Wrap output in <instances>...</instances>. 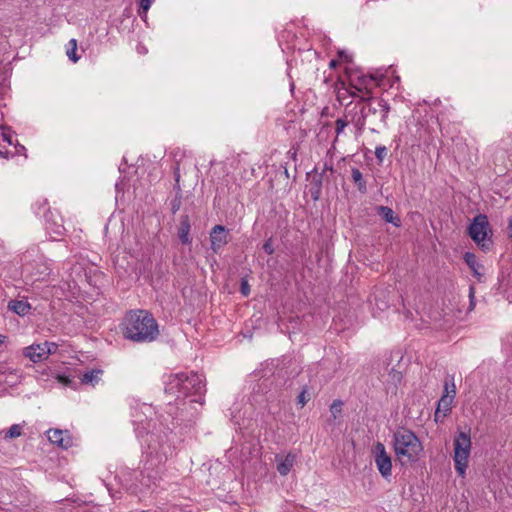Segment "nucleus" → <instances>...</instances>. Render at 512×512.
<instances>
[{"instance_id": "473e14b6", "label": "nucleus", "mask_w": 512, "mask_h": 512, "mask_svg": "<svg viewBox=\"0 0 512 512\" xmlns=\"http://www.w3.org/2000/svg\"><path fill=\"white\" fill-rule=\"evenodd\" d=\"M155 0H139V6L142 11H139L141 17L146 16L149 8Z\"/></svg>"}, {"instance_id": "ddd939ff", "label": "nucleus", "mask_w": 512, "mask_h": 512, "mask_svg": "<svg viewBox=\"0 0 512 512\" xmlns=\"http://www.w3.org/2000/svg\"><path fill=\"white\" fill-rule=\"evenodd\" d=\"M27 257L28 256L25 254L22 259L25 261L23 263V270L31 275L34 281L44 280L50 274V268L48 265L42 260V258H39V261H34V267L33 263L26 261Z\"/></svg>"}, {"instance_id": "393cba45", "label": "nucleus", "mask_w": 512, "mask_h": 512, "mask_svg": "<svg viewBox=\"0 0 512 512\" xmlns=\"http://www.w3.org/2000/svg\"><path fill=\"white\" fill-rule=\"evenodd\" d=\"M463 258L465 263L471 269L473 275L480 281L482 277V273L480 272V270L483 266L480 263H478L476 255L471 252H466Z\"/></svg>"}, {"instance_id": "bb28decb", "label": "nucleus", "mask_w": 512, "mask_h": 512, "mask_svg": "<svg viewBox=\"0 0 512 512\" xmlns=\"http://www.w3.org/2000/svg\"><path fill=\"white\" fill-rule=\"evenodd\" d=\"M8 307L11 311L20 316L26 315L31 309L30 304L23 300H12L9 302Z\"/></svg>"}, {"instance_id": "5701e85b", "label": "nucleus", "mask_w": 512, "mask_h": 512, "mask_svg": "<svg viewBox=\"0 0 512 512\" xmlns=\"http://www.w3.org/2000/svg\"><path fill=\"white\" fill-rule=\"evenodd\" d=\"M377 214L382 217V219L391 223L395 227L401 226V219L399 216L395 215L394 211L388 206H378L376 207Z\"/></svg>"}, {"instance_id": "09e8293b", "label": "nucleus", "mask_w": 512, "mask_h": 512, "mask_svg": "<svg viewBox=\"0 0 512 512\" xmlns=\"http://www.w3.org/2000/svg\"><path fill=\"white\" fill-rule=\"evenodd\" d=\"M338 99H344V93L339 92L338 93Z\"/></svg>"}, {"instance_id": "f8f14e48", "label": "nucleus", "mask_w": 512, "mask_h": 512, "mask_svg": "<svg viewBox=\"0 0 512 512\" xmlns=\"http://www.w3.org/2000/svg\"><path fill=\"white\" fill-rule=\"evenodd\" d=\"M183 380H185L184 372L170 374L165 380V393L174 396L176 399H184Z\"/></svg>"}, {"instance_id": "f3484780", "label": "nucleus", "mask_w": 512, "mask_h": 512, "mask_svg": "<svg viewBox=\"0 0 512 512\" xmlns=\"http://www.w3.org/2000/svg\"><path fill=\"white\" fill-rule=\"evenodd\" d=\"M371 305L375 306L379 311H385L390 306V299L386 290L376 288L369 298Z\"/></svg>"}, {"instance_id": "a19ab883", "label": "nucleus", "mask_w": 512, "mask_h": 512, "mask_svg": "<svg viewBox=\"0 0 512 512\" xmlns=\"http://www.w3.org/2000/svg\"><path fill=\"white\" fill-rule=\"evenodd\" d=\"M451 382L454 383L453 378H446L444 381L443 395H451Z\"/></svg>"}, {"instance_id": "864d4df0", "label": "nucleus", "mask_w": 512, "mask_h": 512, "mask_svg": "<svg viewBox=\"0 0 512 512\" xmlns=\"http://www.w3.org/2000/svg\"><path fill=\"white\" fill-rule=\"evenodd\" d=\"M138 435L139 436H143L142 432L141 431H138Z\"/></svg>"}, {"instance_id": "f03ea898", "label": "nucleus", "mask_w": 512, "mask_h": 512, "mask_svg": "<svg viewBox=\"0 0 512 512\" xmlns=\"http://www.w3.org/2000/svg\"><path fill=\"white\" fill-rule=\"evenodd\" d=\"M393 448L399 461L412 464L419 460L423 446L415 433L406 428H399L393 434Z\"/></svg>"}, {"instance_id": "c756f323", "label": "nucleus", "mask_w": 512, "mask_h": 512, "mask_svg": "<svg viewBox=\"0 0 512 512\" xmlns=\"http://www.w3.org/2000/svg\"><path fill=\"white\" fill-rule=\"evenodd\" d=\"M22 434V427L19 424H13L6 432L5 439L17 438Z\"/></svg>"}, {"instance_id": "603ef678", "label": "nucleus", "mask_w": 512, "mask_h": 512, "mask_svg": "<svg viewBox=\"0 0 512 512\" xmlns=\"http://www.w3.org/2000/svg\"><path fill=\"white\" fill-rule=\"evenodd\" d=\"M42 205H43V206L47 205L46 200H44V201H43V204H42Z\"/></svg>"}, {"instance_id": "4c0bfd02", "label": "nucleus", "mask_w": 512, "mask_h": 512, "mask_svg": "<svg viewBox=\"0 0 512 512\" xmlns=\"http://www.w3.org/2000/svg\"><path fill=\"white\" fill-rule=\"evenodd\" d=\"M240 293L244 297H247L250 294V285H249L247 279H245V278L241 279V282H240Z\"/></svg>"}, {"instance_id": "e433bc0d", "label": "nucleus", "mask_w": 512, "mask_h": 512, "mask_svg": "<svg viewBox=\"0 0 512 512\" xmlns=\"http://www.w3.org/2000/svg\"><path fill=\"white\" fill-rule=\"evenodd\" d=\"M387 155V148L385 146H377L375 149V156L379 163H382L385 156Z\"/></svg>"}, {"instance_id": "4be33fe9", "label": "nucleus", "mask_w": 512, "mask_h": 512, "mask_svg": "<svg viewBox=\"0 0 512 512\" xmlns=\"http://www.w3.org/2000/svg\"><path fill=\"white\" fill-rule=\"evenodd\" d=\"M275 460L277 462V471L280 475L286 476L291 471L296 456L292 453H288L284 458L280 457L279 455H276Z\"/></svg>"}, {"instance_id": "6ab92c4d", "label": "nucleus", "mask_w": 512, "mask_h": 512, "mask_svg": "<svg viewBox=\"0 0 512 512\" xmlns=\"http://www.w3.org/2000/svg\"><path fill=\"white\" fill-rule=\"evenodd\" d=\"M374 81H376L375 76L364 75L359 78V86L352 85L349 89H346L345 91L350 97L358 98V100H360V97L363 95V92L365 91V87L369 88V84Z\"/></svg>"}, {"instance_id": "c85d7f7f", "label": "nucleus", "mask_w": 512, "mask_h": 512, "mask_svg": "<svg viewBox=\"0 0 512 512\" xmlns=\"http://www.w3.org/2000/svg\"><path fill=\"white\" fill-rule=\"evenodd\" d=\"M310 399L311 393L309 392V388L304 386L297 397V402L301 405V407H304L310 401Z\"/></svg>"}, {"instance_id": "ea45409f", "label": "nucleus", "mask_w": 512, "mask_h": 512, "mask_svg": "<svg viewBox=\"0 0 512 512\" xmlns=\"http://www.w3.org/2000/svg\"><path fill=\"white\" fill-rule=\"evenodd\" d=\"M263 250L265 251V253L271 255L274 253V247H273V243H272V239L269 238L268 240H266L263 244Z\"/></svg>"}, {"instance_id": "f704fd0d", "label": "nucleus", "mask_w": 512, "mask_h": 512, "mask_svg": "<svg viewBox=\"0 0 512 512\" xmlns=\"http://www.w3.org/2000/svg\"><path fill=\"white\" fill-rule=\"evenodd\" d=\"M171 212L172 214H176L182 205V196L175 195L174 199L171 201Z\"/></svg>"}, {"instance_id": "7ed1b4c3", "label": "nucleus", "mask_w": 512, "mask_h": 512, "mask_svg": "<svg viewBox=\"0 0 512 512\" xmlns=\"http://www.w3.org/2000/svg\"><path fill=\"white\" fill-rule=\"evenodd\" d=\"M364 101L365 123H369L372 133H378L379 129L388 126V115L391 110L390 105L383 98L373 96L372 90L365 87V91L361 96Z\"/></svg>"}, {"instance_id": "a878e982", "label": "nucleus", "mask_w": 512, "mask_h": 512, "mask_svg": "<svg viewBox=\"0 0 512 512\" xmlns=\"http://www.w3.org/2000/svg\"><path fill=\"white\" fill-rule=\"evenodd\" d=\"M351 177L353 182L356 184L358 191L361 194L367 193L366 180L364 179L362 172L358 168L353 167L351 169Z\"/></svg>"}, {"instance_id": "72a5a7b5", "label": "nucleus", "mask_w": 512, "mask_h": 512, "mask_svg": "<svg viewBox=\"0 0 512 512\" xmlns=\"http://www.w3.org/2000/svg\"><path fill=\"white\" fill-rule=\"evenodd\" d=\"M348 125L346 119L344 117L338 118L335 121V132L336 135L339 136L345 129V127Z\"/></svg>"}, {"instance_id": "37998d69", "label": "nucleus", "mask_w": 512, "mask_h": 512, "mask_svg": "<svg viewBox=\"0 0 512 512\" xmlns=\"http://www.w3.org/2000/svg\"><path fill=\"white\" fill-rule=\"evenodd\" d=\"M58 379L64 385H69L72 382V380L68 376H65V375H59Z\"/></svg>"}, {"instance_id": "a18cd8bd", "label": "nucleus", "mask_w": 512, "mask_h": 512, "mask_svg": "<svg viewBox=\"0 0 512 512\" xmlns=\"http://www.w3.org/2000/svg\"><path fill=\"white\" fill-rule=\"evenodd\" d=\"M338 64H339V61H338V60H336V59H332V60L329 62V67H330V68H336Z\"/></svg>"}, {"instance_id": "9b49d317", "label": "nucleus", "mask_w": 512, "mask_h": 512, "mask_svg": "<svg viewBox=\"0 0 512 512\" xmlns=\"http://www.w3.org/2000/svg\"><path fill=\"white\" fill-rule=\"evenodd\" d=\"M210 248L218 254L230 242V230L223 225L217 224L210 231Z\"/></svg>"}, {"instance_id": "2eb2a0df", "label": "nucleus", "mask_w": 512, "mask_h": 512, "mask_svg": "<svg viewBox=\"0 0 512 512\" xmlns=\"http://www.w3.org/2000/svg\"><path fill=\"white\" fill-rule=\"evenodd\" d=\"M323 175L324 173H319L317 171H313L307 174L309 181L307 188L313 201H318L321 197Z\"/></svg>"}, {"instance_id": "c9c22d12", "label": "nucleus", "mask_w": 512, "mask_h": 512, "mask_svg": "<svg viewBox=\"0 0 512 512\" xmlns=\"http://www.w3.org/2000/svg\"><path fill=\"white\" fill-rule=\"evenodd\" d=\"M342 401L334 400L330 406V411L334 418H337V414L341 413L342 410Z\"/></svg>"}, {"instance_id": "2f4dec72", "label": "nucleus", "mask_w": 512, "mask_h": 512, "mask_svg": "<svg viewBox=\"0 0 512 512\" xmlns=\"http://www.w3.org/2000/svg\"><path fill=\"white\" fill-rule=\"evenodd\" d=\"M41 345L45 350L47 358L50 355L55 354L58 350V344L55 342L44 341L43 343H41Z\"/></svg>"}, {"instance_id": "39448f33", "label": "nucleus", "mask_w": 512, "mask_h": 512, "mask_svg": "<svg viewBox=\"0 0 512 512\" xmlns=\"http://www.w3.org/2000/svg\"><path fill=\"white\" fill-rule=\"evenodd\" d=\"M166 438L165 434L146 433L145 442L148 453L155 455L159 463L165 462L172 454L171 446L167 443Z\"/></svg>"}, {"instance_id": "a211bd4d", "label": "nucleus", "mask_w": 512, "mask_h": 512, "mask_svg": "<svg viewBox=\"0 0 512 512\" xmlns=\"http://www.w3.org/2000/svg\"><path fill=\"white\" fill-rule=\"evenodd\" d=\"M191 224L190 218L187 214H184L180 217L179 225L177 227V235L180 242L183 245H190L192 243V238L190 236Z\"/></svg>"}, {"instance_id": "58836bf2", "label": "nucleus", "mask_w": 512, "mask_h": 512, "mask_svg": "<svg viewBox=\"0 0 512 512\" xmlns=\"http://www.w3.org/2000/svg\"><path fill=\"white\" fill-rule=\"evenodd\" d=\"M468 296H469V311H471L474 309L475 304H476L474 285H471L469 287V295Z\"/></svg>"}, {"instance_id": "3c124183", "label": "nucleus", "mask_w": 512, "mask_h": 512, "mask_svg": "<svg viewBox=\"0 0 512 512\" xmlns=\"http://www.w3.org/2000/svg\"><path fill=\"white\" fill-rule=\"evenodd\" d=\"M2 338H3V336L0 335V344L3 342Z\"/></svg>"}, {"instance_id": "412c9836", "label": "nucleus", "mask_w": 512, "mask_h": 512, "mask_svg": "<svg viewBox=\"0 0 512 512\" xmlns=\"http://www.w3.org/2000/svg\"><path fill=\"white\" fill-rule=\"evenodd\" d=\"M402 378L403 375L400 371H397L394 368L390 369L387 378L384 380L387 393L390 392L392 394H395L398 389V386L402 381Z\"/></svg>"}, {"instance_id": "6e6552de", "label": "nucleus", "mask_w": 512, "mask_h": 512, "mask_svg": "<svg viewBox=\"0 0 512 512\" xmlns=\"http://www.w3.org/2000/svg\"><path fill=\"white\" fill-rule=\"evenodd\" d=\"M183 385L185 398L194 395L198 398H195L192 401L202 403V396L206 392L202 375L194 372L190 373L189 375L185 373V380H183Z\"/></svg>"}, {"instance_id": "dca6fc26", "label": "nucleus", "mask_w": 512, "mask_h": 512, "mask_svg": "<svg viewBox=\"0 0 512 512\" xmlns=\"http://www.w3.org/2000/svg\"><path fill=\"white\" fill-rule=\"evenodd\" d=\"M451 395H442V397L440 398V400L438 401V404H437V409L435 411V421H439V418L442 417V418H445L448 413L451 411V404L453 402V399L455 397V394H456V388H455V384L451 382Z\"/></svg>"}, {"instance_id": "aec40b11", "label": "nucleus", "mask_w": 512, "mask_h": 512, "mask_svg": "<svg viewBox=\"0 0 512 512\" xmlns=\"http://www.w3.org/2000/svg\"><path fill=\"white\" fill-rule=\"evenodd\" d=\"M23 355L29 358L33 363H40L48 359L41 343L25 347L23 349Z\"/></svg>"}, {"instance_id": "0eeeda50", "label": "nucleus", "mask_w": 512, "mask_h": 512, "mask_svg": "<svg viewBox=\"0 0 512 512\" xmlns=\"http://www.w3.org/2000/svg\"><path fill=\"white\" fill-rule=\"evenodd\" d=\"M468 233L475 243L482 245L484 248L486 246L484 242L487 239L488 234L491 233L487 216L484 214H478L470 224Z\"/></svg>"}, {"instance_id": "423d86ee", "label": "nucleus", "mask_w": 512, "mask_h": 512, "mask_svg": "<svg viewBox=\"0 0 512 512\" xmlns=\"http://www.w3.org/2000/svg\"><path fill=\"white\" fill-rule=\"evenodd\" d=\"M344 119L348 124H353L356 128L357 134H362L365 128V113H364V101L360 100L354 102L350 101L345 104L344 108Z\"/></svg>"}, {"instance_id": "9d476101", "label": "nucleus", "mask_w": 512, "mask_h": 512, "mask_svg": "<svg viewBox=\"0 0 512 512\" xmlns=\"http://www.w3.org/2000/svg\"><path fill=\"white\" fill-rule=\"evenodd\" d=\"M45 227L51 238L56 239L64 235L66 229L63 225V219L56 210L47 208L44 212Z\"/></svg>"}, {"instance_id": "4468645a", "label": "nucleus", "mask_w": 512, "mask_h": 512, "mask_svg": "<svg viewBox=\"0 0 512 512\" xmlns=\"http://www.w3.org/2000/svg\"><path fill=\"white\" fill-rule=\"evenodd\" d=\"M47 438L52 444L63 449H68L73 445V439L67 430L49 429Z\"/></svg>"}, {"instance_id": "8fccbe9b", "label": "nucleus", "mask_w": 512, "mask_h": 512, "mask_svg": "<svg viewBox=\"0 0 512 512\" xmlns=\"http://www.w3.org/2000/svg\"><path fill=\"white\" fill-rule=\"evenodd\" d=\"M4 139H5L9 144H12V141H11V139H10L9 137L4 136Z\"/></svg>"}, {"instance_id": "c03bdc74", "label": "nucleus", "mask_w": 512, "mask_h": 512, "mask_svg": "<svg viewBox=\"0 0 512 512\" xmlns=\"http://www.w3.org/2000/svg\"><path fill=\"white\" fill-rule=\"evenodd\" d=\"M14 154H12L11 152H9L8 150H0V157H3V158H6L8 159L10 156H13Z\"/></svg>"}, {"instance_id": "cd10ccee", "label": "nucleus", "mask_w": 512, "mask_h": 512, "mask_svg": "<svg viewBox=\"0 0 512 512\" xmlns=\"http://www.w3.org/2000/svg\"><path fill=\"white\" fill-rule=\"evenodd\" d=\"M173 173H174V180H175V184H174L173 189L175 191V195L182 196V189H181V186H180L181 175H180V167H179V163L178 162L174 166Z\"/></svg>"}, {"instance_id": "7c9ffc66", "label": "nucleus", "mask_w": 512, "mask_h": 512, "mask_svg": "<svg viewBox=\"0 0 512 512\" xmlns=\"http://www.w3.org/2000/svg\"><path fill=\"white\" fill-rule=\"evenodd\" d=\"M69 46H70V48L67 49V56L71 61L77 62L79 60V56L76 55V49H77L76 40L71 39L69 41Z\"/></svg>"}, {"instance_id": "de8ad7c7", "label": "nucleus", "mask_w": 512, "mask_h": 512, "mask_svg": "<svg viewBox=\"0 0 512 512\" xmlns=\"http://www.w3.org/2000/svg\"><path fill=\"white\" fill-rule=\"evenodd\" d=\"M509 231H510V236L512 237V219L509 221Z\"/></svg>"}, {"instance_id": "79ce46f5", "label": "nucleus", "mask_w": 512, "mask_h": 512, "mask_svg": "<svg viewBox=\"0 0 512 512\" xmlns=\"http://www.w3.org/2000/svg\"><path fill=\"white\" fill-rule=\"evenodd\" d=\"M338 57L341 61H344V62H351V56L348 55L345 51H339L338 52Z\"/></svg>"}, {"instance_id": "1a4fd4ad", "label": "nucleus", "mask_w": 512, "mask_h": 512, "mask_svg": "<svg viewBox=\"0 0 512 512\" xmlns=\"http://www.w3.org/2000/svg\"><path fill=\"white\" fill-rule=\"evenodd\" d=\"M374 462L381 476L388 480L392 475V458L381 442L374 446Z\"/></svg>"}, {"instance_id": "49530a36", "label": "nucleus", "mask_w": 512, "mask_h": 512, "mask_svg": "<svg viewBox=\"0 0 512 512\" xmlns=\"http://www.w3.org/2000/svg\"><path fill=\"white\" fill-rule=\"evenodd\" d=\"M24 150H25V147L22 145H20L19 147H16V153H21Z\"/></svg>"}, {"instance_id": "b1692460", "label": "nucleus", "mask_w": 512, "mask_h": 512, "mask_svg": "<svg viewBox=\"0 0 512 512\" xmlns=\"http://www.w3.org/2000/svg\"><path fill=\"white\" fill-rule=\"evenodd\" d=\"M102 375H103L102 369H91V370L85 371L81 375L80 380H81V383L91 385L94 387L95 385H97L99 383Z\"/></svg>"}, {"instance_id": "20e7f679", "label": "nucleus", "mask_w": 512, "mask_h": 512, "mask_svg": "<svg viewBox=\"0 0 512 512\" xmlns=\"http://www.w3.org/2000/svg\"><path fill=\"white\" fill-rule=\"evenodd\" d=\"M470 431L459 432L454 438V465L459 476L464 477L468 466V459L471 452Z\"/></svg>"}, {"instance_id": "f257e3e1", "label": "nucleus", "mask_w": 512, "mask_h": 512, "mask_svg": "<svg viewBox=\"0 0 512 512\" xmlns=\"http://www.w3.org/2000/svg\"><path fill=\"white\" fill-rule=\"evenodd\" d=\"M120 328L123 337L134 343H152L160 335L158 322L152 313L144 309L128 311Z\"/></svg>"}]
</instances>
